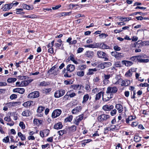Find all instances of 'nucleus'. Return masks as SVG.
Instances as JSON below:
<instances>
[{
  "label": "nucleus",
  "mask_w": 149,
  "mask_h": 149,
  "mask_svg": "<svg viewBox=\"0 0 149 149\" xmlns=\"http://www.w3.org/2000/svg\"><path fill=\"white\" fill-rule=\"evenodd\" d=\"M104 81H108V79H109L110 77V74L106 75L104 74Z\"/></svg>",
  "instance_id": "nucleus-41"
},
{
  "label": "nucleus",
  "mask_w": 149,
  "mask_h": 149,
  "mask_svg": "<svg viewBox=\"0 0 149 149\" xmlns=\"http://www.w3.org/2000/svg\"><path fill=\"white\" fill-rule=\"evenodd\" d=\"M69 94L67 93V94L65 95L63 97V100L65 101L68 99L69 98Z\"/></svg>",
  "instance_id": "nucleus-55"
},
{
  "label": "nucleus",
  "mask_w": 149,
  "mask_h": 149,
  "mask_svg": "<svg viewBox=\"0 0 149 149\" xmlns=\"http://www.w3.org/2000/svg\"><path fill=\"white\" fill-rule=\"evenodd\" d=\"M118 90V88L116 86H114L113 87H108L107 88L106 91L107 93H110L111 94L116 93Z\"/></svg>",
  "instance_id": "nucleus-4"
},
{
  "label": "nucleus",
  "mask_w": 149,
  "mask_h": 149,
  "mask_svg": "<svg viewBox=\"0 0 149 149\" xmlns=\"http://www.w3.org/2000/svg\"><path fill=\"white\" fill-rule=\"evenodd\" d=\"M13 102H10L6 104V105L8 107L10 108L12 107L13 106Z\"/></svg>",
  "instance_id": "nucleus-59"
},
{
  "label": "nucleus",
  "mask_w": 149,
  "mask_h": 149,
  "mask_svg": "<svg viewBox=\"0 0 149 149\" xmlns=\"http://www.w3.org/2000/svg\"><path fill=\"white\" fill-rule=\"evenodd\" d=\"M121 86H127L129 85L130 84V81L127 80H123L122 79V80H121Z\"/></svg>",
  "instance_id": "nucleus-12"
},
{
  "label": "nucleus",
  "mask_w": 149,
  "mask_h": 149,
  "mask_svg": "<svg viewBox=\"0 0 149 149\" xmlns=\"http://www.w3.org/2000/svg\"><path fill=\"white\" fill-rule=\"evenodd\" d=\"M17 97V96L15 94H13L11 95L10 97V98L11 99L13 100L14 99L16 98Z\"/></svg>",
  "instance_id": "nucleus-57"
},
{
  "label": "nucleus",
  "mask_w": 149,
  "mask_h": 149,
  "mask_svg": "<svg viewBox=\"0 0 149 149\" xmlns=\"http://www.w3.org/2000/svg\"><path fill=\"white\" fill-rule=\"evenodd\" d=\"M122 63L127 67L130 66L133 63L132 62L126 60L122 61Z\"/></svg>",
  "instance_id": "nucleus-16"
},
{
  "label": "nucleus",
  "mask_w": 149,
  "mask_h": 149,
  "mask_svg": "<svg viewBox=\"0 0 149 149\" xmlns=\"http://www.w3.org/2000/svg\"><path fill=\"white\" fill-rule=\"evenodd\" d=\"M140 140V137L138 136H135L134 138V141L136 142H138Z\"/></svg>",
  "instance_id": "nucleus-45"
},
{
  "label": "nucleus",
  "mask_w": 149,
  "mask_h": 149,
  "mask_svg": "<svg viewBox=\"0 0 149 149\" xmlns=\"http://www.w3.org/2000/svg\"><path fill=\"white\" fill-rule=\"evenodd\" d=\"M49 83L45 81H43L40 82L39 86H45L49 85Z\"/></svg>",
  "instance_id": "nucleus-39"
},
{
  "label": "nucleus",
  "mask_w": 149,
  "mask_h": 149,
  "mask_svg": "<svg viewBox=\"0 0 149 149\" xmlns=\"http://www.w3.org/2000/svg\"><path fill=\"white\" fill-rule=\"evenodd\" d=\"M31 105V102L29 101L25 102L23 104V106L25 107H27L30 106Z\"/></svg>",
  "instance_id": "nucleus-40"
},
{
  "label": "nucleus",
  "mask_w": 149,
  "mask_h": 149,
  "mask_svg": "<svg viewBox=\"0 0 149 149\" xmlns=\"http://www.w3.org/2000/svg\"><path fill=\"white\" fill-rule=\"evenodd\" d=\"M68 130L70 132H75L77 129V127L74 125H72L68 128Z\"/></svg>",
  "instance_id": "nucleus-20"
},
{
  "label": "nucleus",
  "mask_w": 149,
  "mask_h": 149,
  "mask_svg": "<svg viewBox=\"0 0 149 149\" xmlns=\"http://www.w3.org/2000/svg\"><path fill=\"white\" fill-rule=\"evenodd\" d=\"M47 74H49V75L54 74L55 75L57 74L56 72H55L51 68L48 71Z\"/></svg>",
  "instance_id": "nucleus-36"
},
{
  "label": "nucleus",
  "mask_w": 149,
  "mask_h": 149,
  "mask_svg": "<svg viewBox=\"0 0 149 149\" xmlns=\"http://www.w3.org/2000/svg\"><path fill=\"white\" fill-rule=\"evenodd\" d=\"M139 56H133L131 57L130 59L133 61H135L136 60L138 61V57H137Z\"/></svg>",
  "instance_id": "nucleus-52"
},
{
  "label": "nucleus",
  "mask_w": 149,
  "mask_h": 149,
  "mask_svg": "<svg viewBox=\"0 0 149 149\" xmlns=\"http://www.w3.org/2000/svg\"><path fill=\"white\" fill-rule=\"evenodd\" d=\"M45 109V107L41 106H39L37 109V112L38 113H41Z\"/></svg>",
  "instance_id": "nucleus-28"
},
{
  "label": "nucleus",
  "mask_w": 149,
  "mask_h": 149,
  "mask_svg": "<svg viewBox=\"0 0 149 149\" xmlns=\"http://www.w3.org/2000/svg\"><path fill=\"white\" fill-rule=\"evenodd\" d=\"M19 125L22 129H24L25 128V125L23 122H20L19 123Z\"/></svg>",
  "instance_id": "nucleus-51"
},
{
  "label": "nucleus",
  "mask_w": 149,
  "mask_h": 149,
  "mask_svg": "<svg viewBox=\"0 0 149 149\" xmlns=\"http://www.w3.org/2000/svg\"><path fill=\"white\" fill-rule=\"evenodd\" d=\"M116 108L119 113L122 112L123 111V106L120 104H117L116 105Z\"/></svg>",
  "instance_id": "nucleus-19"
},
{
  "label": "nucleus",
  "mask_w": 149,
  "mask_h": 149,
  "mask_svg": "<svg viewBox=\"0 0 149 149\" xmlns=\"http://www.w3.org/2000/svg\"><path fill=\"white\" fill-rule=\"evenodd\" d=\"M39 96V93L38 91H34L29 93L28 95V97L34 98L38 97Z\"/></svg>",
  "instance_id": "nucleus-8"
},
{
  "label": "nucleus",
  "mask_w": 149,
  "mask_h": 149,
  "mask_svg": "<svg viewBox=\"0 0 149 149\" xmlns=\"http://www.w3.org/2000/svg\"><path fill=\"white\" fill-rule=\"evenodd\" d=\"M138 61L139 63H147L149 62V59H143V58H148L145 55L142 56H139L137 57Z\"/></svg>",
  "instance_id": "nucleus-5"
},
{
  "label": "nucleus",
  "mask_w": 149,
  "mask_h": 149,
  "mask_svg": "<svg viewBox=\"0 0 149 149\" xmlns=\"http://www.w3.org/2000/svg\"><path fill=\"white\" fill-rule=\"evenodd\" d=\"M97 54L99 58L104 59L105 61H108L109 59L107 55L104 52L99 51L97 52Z\"/></svg>",
  "instance_id": "nucleus-1"
},
{
  "label": "nucleus",
  "mask_w": 149,
  "mask_h": 149,
  "mask_svg": "<svg viewBox=\"0 0 149 149\" xmlns=\"http://www.w3.org/2000/svg\"><path fill=\"white\" fill-rule=\"evenodd\" d=\"M41 121V120H39L35 118L33 120V123L37 125L38 124V123H40V122Z\"/></svg>",
  "instance_id": "nucleus-54"
},
{
  "label": "nucleus",
  "mask_w": 149,
  "mask_h": 149,
  "mask_svg": "<svg viewBox=\"0 0 149 149\" xmlns=\"http://www.w3.org/2000/svg\"><path fill=\"white\" fill-rule=\"evenodd\" d=\"M98 47H99L100 48L103 49H109V48L108 46L103 43H98Z\"/></svg>",
  "instance_id": "nucleus-14"
},
{
  "label": "nucleus",
  "mask_w": 149,
  "mask_h": 149,
  "mask_svg": "<svg viewBox=\"0 0 149 149\" xmlns=\"http://www.w3.org/2000/svg\"><path fill=\"white\" fill-rule=\"evenodd\" d=\"M61 112L62 111L61 109H55L52 113V117L54 118H56L60 115L61 113Z\"/></svg>",
  "instance_id": "nucleus-7"
},
{
  "label": "nucleus",
  "mask_w": 149,
  "mask_h": 149,
  "mask_svg": "<svg viewBox=\"0 0 149 149\" xmlns=\"http://www.w3.org/2000/svg\"><path fill=\"white\" fill-rule=\"evenodd\" d=\"M84 48L82 47L79 48L77 50V53H79L82 52L84 50Z\"/></svg>",
  "instance_id": "nucleus-56"
},
{
  "label": "nucleus",
  "mask_w": 149,
  "mask_h": 149,
  "mask_svg": "<svg viewBox=\"0 0 149 149\" xmlns=\"http://www.w3.org/2000/svg\"><path fill=\"white\" fill-rule=\"evenodd\" d=\"M63 125L61 122L58 123L54 125V129L57 130H59L62 128Z\"/></svg>",
  "instance_id": "nucleus-21"
},
{
  "label": "nucleus",
  "mask_w": 149,
  "mask_h": 149,
  "mask_svg": "<svg viewBox=\"0 0 149 149\" xmlns=\"http://www.w3.org/2000/svg\"><path fill=\"white\" fill-rule=\"evenodd\" d=\"M17 79L14 78H9L7 80V82L9 83H13L17 80Z\"/></svg>",
  "instance_id": "nucleus-30"
},
{
  "label": "nucleus",
  "mask_w": 149,
  "mask_h": 149,
  "mask_svg": "<svg viewBox=\"0 0 149 149\" xmlns=\"http://www.w3.org/2000/svg\"><path fill=\"white\" fill-rule=\"evenodd\" d=\"M113 108V106L112 105H105L102 107L103 109L105 111H110Z\"/></svg>",
  "instance_id": "nucleus-13"
},
{
  "label": "nucleus",
  "mask_w": 149,
  "mask_h": 149,
  "mask_svg": "<svg viewBox=\"0 0 149 149\" xmlns=\"http://www.w3.org/2000/svg\"><path fill=\"white\" fill-rule=\"evenodd\" d=\"M132 70L130 69L127 71L125 74V76L127 77H131L132 76Z\"/></svg>",
  "instance_id": "nucleus-26"
},
{
  "label": "nucleus",
  "mask_w": 149,
  "mask_h": 149,
  "mask_svg": "<svg viewBox=\"0 0 149 149\" xmlns=\"http://www.w3.org/2000/svg\"><path fill=\"white\" fill-rule=\"evenodd\" d=\"M140 43L143 46H148L149 45V41H141Z\"/></svg>",
  "instance_id": "nucleus-34"
},
{
  "label": "nucleus",
  "mask_w": 149,
  "mask_h": 149,
  "mask_svg": "<svg viewBox=\"0 0 149 149\" xmlns=\"http://www.w3.org/2000/svg\"><path fill=\"white\" fill-rule=\"evenodd\" d=\"M4 120H5L8 122L10 121L11 120V119L10 116L9 117H5L4 118Z\"/></svg>",
  "instance_id": "nucleus-61"
},
{
  "label": "nucleus",
  "mask_w": 149,
  "mask_h": 149,
  "mask_svg": "<svg viewBox=\"0 0 149 149\" xmlns=\"http://www.w3.org/2000/svg\"><path fill=\"white\" fill-rule=\"evenodd\" d=\"M31 114V112L29 110H26L22 112V115L24 116H30Z\"/></svg>",
  "instance_id": "nucleus-22"
},
{
  "label": "nucleus",
  "mask_w": 149,
  "mask_h": 149,
  "mask_svg": "<svg viewBox=\"0 0 149 149\" xmlns=\"http://www.w3.org/2000/svg\"><path fill=\"white\" fill-rule=\"evenodd\" d=\"M85 55L86 57L89 58H92L94 55V52L93 51H88L86 52Z\"/></svg>",
  "instance_id": "nucleus-18"
},
{
  "label": "nucleus",
  "mask_w": 149,
  "mask_h": 149,
  "mask_svg": "<svg viewBox=\"0 0 149 149\" xmlns=\"http://www.w3.org/2000/svg\"><path fill=\"white\" fill-rule=\"evenodd\" d=\"M44 134H45V136H47L49 133V130H43Z\"/></svg>",
  "instance_id": "nucleus-43"
},
{
  "label": "nucleus",
  "mask_w": 149,
  "mask_h": 149,
  "mask_svg": "<svg viewBox=\"0 0 149 149\" xmlns=\"http://www.w3.org/2000/svg\"><path fill=\"white\" fill-rule=\"evenodd\" d=\"M18 136L20 137L22 141H24L26 139V137L21 132L18 133Z\"/></svg>",
  "instance_id": "nucleus-27"
},
{
  "label": "nucleus",
  "mask_w": 149,
  "mask_h": 149,
  "mask_svg": "<svg viewBox=\"0 0 149 149\" xmlns=\"http://www.w3.org/2000/svg\"><path fill=\"white\" fill-rule=\"evenodd\" d=\"M73 116L72 115H70L66 118L65 119V122L66 123L68 122H70L72 120Z\"/></svg>",
  "instance_id": "nucleus-33"
},
{
  "label": "nucleus",
  "mask_w": 149,
  "mask_h": 149,
  "mask_svg": "<svg viewBox=\"0 0 149 149\" xmlns=\"http://www.w3.org/2000/svg\"><path fill=\"white\" fill-rule=\"evenodd\" d=\"M9 139L8 136H7L6 137H5L3 140V142L5 143H7L9 142Z\"/></svg>",
  "instance_id": "nucleus-50"
},
{
  "label": "nucleus",
  "mask_w": 149,
  "mask_h": 149,
  "mask_svg": "<svg viewBox=\"0 0 149 149\" xmlns=\"http://www.w3.org/2000/svg\"><path fill=\"white\" fill-rule=\"evenodd\" d=\"M113 49L116 51H119L120 50V48L117 45L114 46L113 47Z\"/></svg>",
  "instance_id": "nucleus-64"
},
{
  "label": "nucleus",
  "mask_w": 149,
  "mask_h": 149,
  "mask_svg": "<svg viewBox=\"0 0 149 149\" xmlns=\"http://www.w3.org/2000/svg\"><path fill=\"white\" fill-rule=\"evenodd\" d=\"M25 91V90L23 88H17L13 89V92L15 93H19L23 94Z\"/></svg>",
  "instance_id": "nucleus-11"
},
{
  "label": "nucleus",
  "mask_w": 149,
  "mask_h": 149,
  "mask_svg": "<svg viewBox=\"0 0 149 149\" xmlns=\"http://www.w3.org/2000/svg\"><path fill=\"white\" fill-rule=\"evenodd\" d=\"M65 91L63 89H59L56 91L54 94V96L55 98L60 97L64 95Z\"/></svg>",
  "instance_id": "nucleus-2"
},
{
  "label": "nucleus",
  "mask_w": 149,
  "mask_h": 149,
  "mask_svg": "<svg viewBox=\"0 0 149 149\" xmlns=\"http://www.w3.org/2000/svg\"><path fill=\"white\" fill-rule=\"evenodd\" d=\"M3 10L5 11L8 10L10 9V8L9 7L8 4L5 5L3 7Z\"/></svg>",
  "instance_id": "nucleus-46"
},
{
  "label": "nucleus",
  "mask_w": 149,
  "mask_h": 149,
  "mask_svg": "<svg viewBox=\"0 0 149 149\" xmlns=\"http://www.w3.org/2000/svg\"><path fill=\"white\" fill-rule=\"evenodd\" d=\"M116 109H114L111 111L110 112L111 115L112 116H114L116 113Z\"/></svg>",
  "instance_id": "nucleus-62"
},
{
  "label": "nucleus",
  "mask_w": 149,
  "mask_h": 149,
  "mask_svg": "<svg viewBox=\"0 0 149 149\" xmlns=\"http://www.w3.org/2000/svg\"><path fill=\"white\" fill-rule=\"evenodd\" d=\"M138 14H139L140 15H145V14H146V13H141V12H137L134 13L133 14V15H136Z\"/></svg>",
  "instance_id": "nucleus-53"
},
{
  "label": "nucleus",
  "mask_w": 149,
  "mask_h": 149,
  "mask_svg": "<svg viewBox=\"0 0 149 149\" xmlns=\"http://www.w3.org/2000/svg\"><path fill=\"white\" fill-rule=\"evenodd\" d=\"M110 116L104 114H103L99 116L98 117V120L100 122L106 121L110 118Z\"/></svg>",
  "instance_id": "nucleus-3"
},
{
  "label": "nucleus",
  "mask_w": 149,
  "mask_h": 149,
  "mask_svg": "<svg viewBox=\"0 0 149 149\" xmlns=\"http://www.w3.org/2000/svg\"><path fill=\"white\" fill-rule=\"evenodd\" d=\"M81 109V106H77L72 109V112L73 114H76L80 111Z\"/></svg>",
  "instance_id": "nucleus-15"
},
{
  "label": "nucleus",
  "mask_w": 149,
  "mask_h": 149,
  "mask_svg": "<svg viewBox=\"0 0 149 149\" xmlns=\"http://www.w3.org/2000/svg\"><path fill=\"white\" fill-rule=\"evenodd\" d=\"M67 94H69L70 97H73L76 95V94L74 92L72 93V91H70L67 92Z\"/></svg>",
  "instance_id": "nucleus-37"
},
{
  "label": "nucleus",
  "mask_w": 149,
  "mask_h": 149,
  "mask_svg": "<svg viewBox=\"0 0 149 149\" xmlns=\"http://www.w3.org/2000/svg\"><path fill=\"white\" fill-rule=\"evenodd\" d=\"M85 88L86 91H88L90 90L91 88L90 84L89 82L88 84H85Z\"/></svg>",
  "instance_id": "nucleus-49"
},
{
  "label": "nucleus",
  "mask_w": 149,
  "mask_h": 149,
  "mask_svg": "<svg viewBox=\"0 0 149 149\" xmlns=\"http://www.w3.org/2000/svg\"><path fill=\"white\" fill-rule=\"evenodd\" d=\"M111 63L110 62L102 63L99 65V67L102 69H103L105 68H107L111 66Z\"/></svg>",
  "instance_id": "nucleus-9"
},
{
  "label": "nucleus",
  "mask_w": 149,
  "mask_h": 149,
  "mask_svg": "<svg viewBox=\"0 0 149 149\" xmlns=\"http://www.w3.org/2000/svg\"><path fill=\"white\" fill-rule=\"evenodd\" d=\"M74 56L72 54H70V56L69 57V58H70V60L72 61L74 60Z\"/></svg>",
  "instance_id": "nucleus-60"
},
{
  "label": "nucleus",
  "mask_w": 149,
  "mask_h": 149,
  "mask_svg": "<svg viewBox=\"0 0 149 149\" xmlns=\"http://www.w3.org/2000/svg\"><path fill=\"white\" fill-rule=\"evenodd\" d=\"M111 98V97H109L107 96L104 98L103 97L102 99L104 101L107 102Z\"/></svg>",
  "instance_id": "nucleus-63"
},
{
  "label": "nucleus",
  "mask_w": 149,
  "mask_h": 149,
  "mask_svg": "<svg viewBox=\"0 0 149 149\" xmlns=\"http://www.w3.org/2000/svg\"><path fill=\"white\" fill-rule=\"evenodd\" d=\"M97 71V69L95 68L94 69H89L88 70V72L87 73L88 75H92L94 74V72H96Z\"/></svg>",
  "instance_id": "nucleus-29"
},
{
  "label": "nucleus",
  "mask_w": 149,
  "mask_h": 149,
  "mask_svg": "<svg viewBox=\"0 0 149 149\" xmlns=\"http://www.w3.org/2000/svg\"><path fill=\"white\" fill-rule=\"evenodd\" d=\"M22 6L23 7L24 9L27 10H32L33 8L32 6L31 7L30 6L25 4H22Z\"/></svg>",
  "instance_id": "nucleus-24"
},
{
  "label": "nucleus",
  "mask_w": 149,
  "mask_h": 149,
  "mask_svg": "<svg viewBox=\"0 0 149 149\" xmlns=\"http://www.w3.org/2000/svg\"><path fill=\"white\" fill-rule=\"evenodd\" d=\"M79 84H73L71 85L70 87V88H72L74 90H76L79 88Z\"/></svg>",
  "instance_id": "nucleus-32"
},
{
  "label": "nucleus",
  "mask_w": 149,
  "mask_h": 149,
  "mask_svg": "<svg viewBox=\"0 0 149 149\" xmlns=\"http://www.w3.org/2000/svg\"><path fill=\"white\" fill-rule=\"evenodd\" d=\"M77 75L79 77H82L84 76V72L83 70H80L78 71L77 73Z\"/></svg>",
  "instance_id": "nucleus-38"
},
{
  "label": "nucleus",
  "mask_w": 149,
  "mask_h": 149,
  "mask_svg": "<svg viewBox=\"0 0 149 149\" xmlns=\"http://www.w3.org/2000/svg\"><path fill=\"white\" fill-rule=\"evenodd\" d=\"M75 68V66L73 65H68L66 67L67 71L69 72H72L74 71Z\"/></svg>",
  "instance_id": "nucleus-10"
},
{
  "label": "nucleus",
  "mask_w": 149,
  "mask_h": 149,
  "mask_svg": "<svg viewBox=\"0 0 149 149\" xmlns=\"http://www.w3.org/2000/svg\"><path fill=\"white\" fill-rule=\"evenodd\" d=\"M84 117V115L81 114L79 115L74 119L73 121V123L77 125H78L79 123L83 120Z\"/></svg>",
  "instance_id": "nucleus-6"
},
{
  "label": "nucleus",
  "mask_w": 149,
  "mask_h": 149,
  "mask_svg": "<svg viewBox=\"0 0 149 149\" xmlns=\"http://www.w3.org/2000/svg\"><path fill=\"white\" fill-rule=\"evenodd\" d=\"M98 43H94L93 44H90L88 45H85L84 46L86 47H89L91 48H98Z\"/></svg>",
  "instance_id": "nucleus-17"
},
{
  "label": "nucleus",
  "mask_w": 149,
  "mask_h": 149,
  "mask_svg": "<svg viewBox=\"0 0 149 149\" xmlns=\"http://www.w3.org/2000/svg\"><path fill=\"white\" fill-rule=\"evenodd\" d=\"M103 92L102 91H101L98 93L96 95V97H95V100L96 101L98 100H99L101 98L102 95V96H103Z\"/></svg>",
  "instance_id": "nucleus-23"
},
{
  "label": "nucleus",
  "mask_w": 149,
  "mask_h": 149,
  "mask_svg": "<svg viewBox=\"0 0 149 149\" xmlns=\"http://www.w3.org/2000/svg\"><path fill=\"white\" fill-rule=\"evenodd\" d=\"M28 85V84L27 82V81H23L21 82V87L26 86Z\"/></svg>",
  "instance_id": "nucleus-48"
},
{
  "label": "nucleus",
  "mask_w": 149,
  "mask_h": 149,
  "mask_svg": "<svg viewBox=\"0 0 149 149\" xmlns=\"http://www.w3.org/2000/svg\"><path fill=\"white\" fill-rule=\"evenodd\" d=\"M135 118V117H134L133 116H129L128 118L126 119V123L127 124L129 123L130 121H131L134 120Z\"/></svg>",
  "instance_id": "nucleus-35"
},
{
  "label": "nucleus",
  "mask_w": 149,
  "mask_h": 149,
  "mask_svg": "<svg viewBox=\"0 0 149 149\" xmlns=\"http://www.w3.org/2000/svg\"><path fill=\"white\" fill-rule=\"evenodd\" d=\"M141 87H148L149 86V84L147 83H145L144 84L141 83L139 85Z\"/></svg>",
  "instance_id": "nucleus-58"
},
{
  "label": "nucleus",
  "mask_w": 149,
  "mask_h": 149,
  "mask_svg": "<svg viewBox=\"0 0 149 149\" xmlns=\"http://www.w3.org/2000/svg\"><path fill=\"white\" fill-rule=\"evenodd\" d=\"M52 90V89L49 88L47 89L45 88L43 90V93H49Z\"/></svg>",
  "instance_id": "nucleus-42"
},
{
  "label": "nucleus",
  "mask_w": 149,
  "mask_h": 149,
  "mask_svg": "<svg viewBox=\"0 0 149 149\" xmlns=\"http://www.w3.org/2000/svg\"><path fill=\"white\" fill-rule=\"evenodd\" d=\"M24 17L26 18H36V15H24Z\"/></svg>",
  "instance_id": "nucleus-44"
},
{
  "label": "nucleus",
  "mask_w": 149,
  "mask_h": 149,
  "mask_svg": "<svg viewBox=\"0 0 149 149\" xmlns=\"http://www.w3.org/2000/svg\"><path fill=\"white\" fill-rule=\"evenodd\" d=\"M108 36L107 33H102L99 35V36L101 38H105Z\"/></svg>",
  "instance_id": "nucleus-47"
},
{
  "label": "nucleus",
  "mask_w": 149,
  "mask_h": 149,
  "mask_svg": "<svg viewBox=\"0 0 149 149\" xmlns=\"http://www.w3.org/2000/svg\"><path fill=\"white\" fill-rule=\"evenodd\" d=\"M119 19H121V21L123 22L129 21L131 19V17H121Z\"/></svg>",
  "instance_id": "nucleus-31"
},
{
  "label": "nucleus",
  "mask_w": 149,
  "mask_h": 149,
  "mask_svg": "<svg viewBox=\"0 0 149 149\" xmlns=\"http://www.w3.org/2000/svg\"><path fill=\"white\" fill-rule=\"evenodd\" d=\"M89 98V96L88 94H86L83 97V100L82 102V103L86 102L88 100Z\"/></svg>",
  "instance_id": "nucleus-25"
}]
</instances>
